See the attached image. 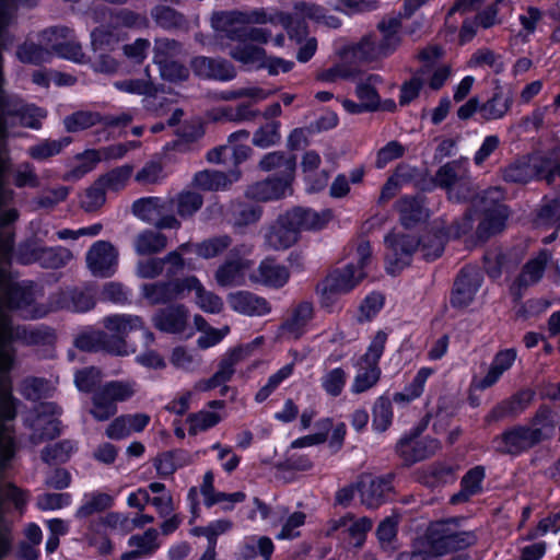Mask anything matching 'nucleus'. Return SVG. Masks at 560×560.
Segmentation results:
<instances>
[{
	"label": "nucleus",
	"mask_w": 560,
	"mask_h": 560,
	"mask_svg": "<svg viewBox=\"0 0 560 560\" xmlns=\"http://www.w3.org/2000/svg\"><path fill=\"white\" fill-rule=\"evenodd\" d=\"M133 381H113L106 383L93 396V406L90 410L94 419L105 421L117 411L116 404L125 401L136 393Z\"/></svg>",
	"instance_id": "10"
},
{
	"label": "nucleus",
	"mask_w": 560,
	"mask_h": 560,
	"mask_svg": "<svg viewBox=\"0 0 560 560\" xmlns=\"http://www.w3.org/2000/svg\"><path fill=\"white\" fill-rule=\"evenodd\" d=\"M185 295L194 293V303L196 306L208 314H219L224 308V302L221 296L208 290L196 277L183 279Z\"/></svg>",
	"instance_id": "23"
},
{
	"label": "nucleus",
	"mask_w": 560,
	"mask_h": 560,
	"mask_svg": "<svg viewBox=\"0 0 560 560\" xmlns=\"http://www.w3.org/2000/svg\"><path fill=\"white\" fill-rule=\"evenodd\" d=\"M264 171H278L281 178L293 180L295 172V159L280 152L266 154L260 163Z\"/></svg>",
	"instance_id": "44"
},
{
	"label": "nucleus",
	"mask_w": 560,
	"mask_h": 560,
	"mask_svg": "<svg viewBox=\"0 0 560 560\" xmlns=\"http://www.w3.org/2000/svg\"><path fill=\"white\" fill-rule=\"evenodd\" d=\"M70 143L69 138L58 140L45 139L28 149V154L35 160H45L58 154Z\"/></svg>",
	"instance_id": "59"
},
{
	"label": "nucleus",
	"mask_w": 560,
	"mask_h": 560,
	"mask_svg": "<svg viewBox=\"0 0 560 560\" xmlns=\"http://www.w3.org/2000/svg\"><path fill=\"white\" fill-rule=\"evenodd\" d=\"M231 308L249 316H261L270 311L268 302L247 291H237L228 295Z\"/></svg>",
	"instance_id": "31"
},
{
	"label": "nucleus",
	"mask_w": 560,
	"mask_h": 560,
	"mask_svg": "<svg viewBox=\"0 0 560 560\" xmlns=\"http://www.w3.org/2000/svg\"><path fill=\"white\" fill-rule=\"evenodd\" d=\"M535 397V392L532 389H522L511 396L508 399H504L500 404L492 409V418H509V417H517L522 412H524L532 404Z\"/></svg>",
	"instance_id": "36"
},
{
	"label": "nucleus",
	"mask_w": 560,
	"mask_h": 560,
	"mask_svg": "<svg viewBox=\"0 0 560 560\" xmlns=\"http://www.w3.org/2000/svg\"><path fill=\"white\" fill-rule=\"evenodd\" d=\"M289 278L290 273L288 268L270 258L264 259L257 270L249 275V279L253 282L270 288L283 287Z\"/></svg>",
	"instance_id": "29"
},
{
	"label": "nucleus",
	"mask_w": 560,
	"mask_h": 560,
	"mask_svg": "<svg viewBox=\"0 0 560 560\" xmlns=\"http://www.w3.org/2000/svg\"><path fill=\"white\" fill-rule=\"evenodd\" d=\"M476 541V534L460 529L455 521L435 522L429 525L422 537L416 539L412 551L400 553L398 560H438Z\"/></svg>",
	"instance_id": "3"
},
{
	"label": "nucleus",
	"mask_w": 560,
	"mask_h": 560,
	"mask_svg": "<svg viewBox=\"0 0 560 560\" xmlns=\"http://www.w3.org/2000/svg\"><path fill=\"white\" fill-rule=\"evenodd\" d=\"M104 160L102 152L96 150H86L77 156V165L65 175V179H79L84 174L92 171L95 165Z\"/></svg>",
	"instance_id": "56"
},
{
	"label": "nucleus",
	"mask_w": 560,
	"mask_h": 560,
	"mask_svg": "<svg viewBox=\"0 0 560 560\" xmlns=\"http://www.w3.org/2000/svg\"><path fill=\"white\" fill-rule=\"evenodd\" d=\"M133 246L138 255H151L165 248L166 237L158 231L145 230L137 235Z\"/></svg>",
	"instance_id": "46"
},
{
	"label": "nucleus",
	"mask_w": 560,
	"mask_h": 560,
	"mask_svg": "<svg viewBox=\"0 0 560 560\" xmlns=\"http://www.w3.org/2000/svg\"><path fill=\"white\" fill-rule=\"evenodd\" d=\"M294 16L296 19H310L315 20L317 22H323L326 26L329 27H338L340 25V21L335 16H326L324 14V10L315 4L307 3H299L295 5Z\"/></svg>",
	"instance_id": "60"
},
{
	"label": "nucleus",
	"mask_w": 560,
	"mask_h": 560,
	"mask_svg": "<svg viewBox=\"0 0 560 560\" xmlns=\"http://www.w3.org/2000/svg\"><path fill=\"white\" fill-rule=\"evenodd\" d=\"M238 179V173L232 172L230 175L217 171L199 172L194 177L196 187L202 190H219L226 188L233 182Z\"/></svg>",
	"instance_id": "45"
},
{
	"label": "nucleus",
	"mask_w": 560,
	"mask_h": 560,
	"mask_svg": "<svg viewBox=\"0 0 560 560\" xmlns=\"http://www.w3.org/2000/svg\"><path fill=\"white\" fill-rule=\"evenodd\" d=\"M292 180L281 177H271L256 183L247 189V196L257 201L279 199L292 194Z\"/></svg>",
	"instance_id": "26"
},
{
	"label": "nucleus",
	"mask_w": 560,
	"mask_h": 560,
	"mask_svg": "<svg viewBox=\"0 0 560 560\" xmlns=\"http://www.w3.org/2000/svg\"><path fill=\"white\" fill-rule=\"evenodd\" d=\"M103 324L107 334L92 328L85 329L75 338V347L85 351L103 349L115 355L127 357L136 352V346L126 340L129 332L142 330L148 345L154 340L153 334L144 328L142 319L136 315L107 316Z\"/></svg>",
	"instance_id": "2"
},
{
	"label": "nucleus",
	"mask_w": 560,
	"mask_h": 560,
	"mask_svg": "<svg viewBox=\"0 0 560 560\" xmlns=\"http://www.w3.org/2000/svg\"><path fill=\"white\" fill-rule=\"evenodd\" d=\"M43 39L50 46L51 52L73 62L85 61L81 45L67 27L50 28L43 32Z\"/></svg>",
	"instance_id": "18"
},
{
	"label": "nucleus",
	"mask_w": 560,
	"mask_h": 560,
	"mask_svg": "<svg viewBox=\"0 0 560 560\" xmlns=\"http://www.w3.org/2000/svg\"><path fill=\"white\" fill-rule=\"evenodd\" d=\"M60 413L61 410L52 402H40L27 416L26 423L33 431L31 440L34 444L54 439L60 433Z\"/></svg>",
	"instance_id": "12"
},
{
	"label": "nucleus",
	"mask_w": 560,
	"mask_h": 560,
	"mask_svg": "<svg viewBox=\"0 0 560 560\" xmlns=\"http://www.w3.org/2000/svg\"><path fill=\"white\" fill-rule=\"evenodd\" d=\"M152 322L154 327L163 332L185 335L186 338L195 335V330L188 328L189 311L182 304L160 310L154 314Z\"/></svg>",
	"instance_id": "19"
},
{
	"label": "nucleus",
	"mask_w": 560,
	"mask_h": 560,
	"mask_svg": "<svg viewBox=\"0 0 560 560\" xmlns=\"http://www.w3.org/2000/svg\"><path fill=\"white\" fill-rule=\"evenodd\" d=\"M273 542L265 536H250L244 540L242 555L245 559L261 557L264 560H270L273 552Z\"/></svg>",
	"instance_id": "49"
},
{
	"label": "nucleus",
	"mask_w": 560,
	"mask_h": 560,
	"mask_svg": "<svg viewBox=\"0 0 560 560\" xmlns=\"http://www.w3.org/2000/svg\"><path fill=\"white\" fill-rule=\"evenodd\" d=\"M179 51L174 40L159 39L155 43L154 61L160 68L161 75L168 81L178 82L187 79L188 71L176 61L171 60Z\"/></svg>",
	"instance_id": "20"
},
{
	"label": "nucleus",
	"mask_w": 560,
	"mask_h": 560,
	"mask_svg": "<svg viewBox=\"0 0 560 560\" xmlns=\"http://www.w3.org/2000/svg\"><path fill=\"white\" fill-rule=\"evenodd\" d=\"M459 166L456 163H448L442 166L436 173V182L440 186L448 189L450 198L459 200L456 188L463 185V178L458 174Z\"/></svg>",
	"instance_id": "55"
},
{
	"label": "nucleus",
	"mask_w": 560,
	"mask_h": 560,
	"mask_svg": "<svg viewBox=\"0 0 560 560\" xmlns=\"http://www.w3.org/2000/svg\"><path fill=\"white\" fill-rule=\"evenodd\" d=\"M194 72L201 78L229 81L235 77L234 68L226 61L197 57L191 61Z\"/></svg>",
	"instance_id": "35"
},
{
	"label": "nucleus",
	"mask_w": 560,
	"mask_h": 560,
	"mask_svg": "<svg viewBox=\"0 0 560 560\" xmlns=\"http://www.w3.org/2000/svg\"><path fill=\"white\" fill-rule=\"evenodd\" d=\"M12 421H0V558L10 545L9 526L3 520L5 504L11 501L16 509L25 504L26 498L18 488L4 480L3 474L15 452Z\"/></svg>",
	"instance_id": "6"
},
{
	"label": "nucleus",
	"mask_w": 560,
	"mask_h": 560,
	"mask_svg": "<svg viewBox=\"0 0 560 560\" xmlns=\"http://www.w3.org/2000/svg\"><path fill=\"white\" fill-rule=\"evenodd\" d=\"M168 202L176 207L179 217L188 218L201 208L202 197L195 191L183 190Z\"/></svg>",
	"instance_id": "54"
},
{
	"label": "nucleus",
	"mask_w": 560,
	"mask_h": 560,
	"mask_svg": "<svg viewBox=\"0 0 560 560\" xmlns=\"http://www.w3.org/2000/svg\"><path fill=\"white\" fill-rule=\"evenodd\" d=\"M319 163L320 158L314 151L306 152L302 160V170L307 183V189L313 192L319 191L326 187L328 180V174L326 172L314 174Z\"/></svg>",
	"instance_id": "42"
},
{
	"label": "nucleus",
	"mask_w": 560,
	"mask_h": 560,
	"mask_svg": "<svg viewBox=\"0 0 560 560\" xmlns=\"http://www.w3.org/2000/svg\"><path fill=\"white\" fill-rule=\"evenodd\" d=\"M168 205V200L145 197L133 202L132 212L140 220L152 223L158 229H178L180 222L174 215L166 214Z\"/></svg>",
	"instance_id": "15"
},
{
	"label": "nucleus",
	"mask_w": 560,
	"mask_h": 560,
	"mask_svg": "<svg viewBox=\"0 0 560 560\" xmlns=\"http://www.w3.org/2000/svg\"><path fill=\"white\" fill-rule=\"evenodd\" d=\"M313 311V304L311 302L305 301L300 303L294 308L292 316L283 325V330L292 337L300 336L302 328L312 319Z\"/></svg>",
	"instance_id": "51"
},
{
	"label": "nucleus",
	"mask_w": 560,
	"mask_h": 560,
	"mask_svg": "<svg viewBox=\"0 0 560 560\" xmlns=\"http://www.w3.org/2000/svg\"><path fill=\"white\" fill-rule=\"evenodd\" d=\"M171 363L179 370L194 371L199 364V357L184 346L175 347L170 355Z\"/></svg>",
	"instance_id": "63"
},
{
	"label": "nucleus",
	"mask_w": 560,
	"mask_h": 560,
	"mask_svg": "<svg viewBox=\"0 0 560 560\" xmlns=\"http://www.w3.org/2000/svg\"><path fill=\"white\" fill-rule=\"evenodd\" d=\"M551 435L547 416L537 413L529 427H515L505 431L498 440V450L505 454L518 455Z\"/></svg>",
	"instance_id": "8"
},
{
	"label": "nucleus",
	"mask_w": 560,
	"mask_h": 560,
	"mask_svg": "<svg viewBox=\"0 0 560 560\" xmlns=\"http://www.w3.org/2000/svg\"><path fill=\"white\" fill-rule=\"evenodd\" d=\"M357 366L358 371L351 385V392L360 394L370 389L378 382L381 369L373 364H361V360H359Z\"/></svg>",
	"instance_id": "47"
},
{
	"label": "nucleus",
	"mask_w": 560,
	"mask_h": 560,
	"mask_svg": "<svg viewBox=\"0 0 560 560\" xmlns=\"http://www.w3.org/2000/svg\"><path fill=\"white\" fill-rule=\"evenodd\" d=\"M234 59L240 62L254 67V68H267L269 73L272 75L279 74L280 72H289L293 68V62L281 58H265V50L254 45H247L245 43L237 46L231 51Z\"/></svg>",
	"instance_id": "16"
},
{
	"label": "nucleus",
	"mask_w": 560,
	"mask_h": 560,
	"mask_svg": "<svg viewBox=\"0 0 560 560\" xmlns=\"http://www.w3.org/2000/svg\"><path fill=\"white\" fill-rule=\"evenodd\" d=\"M380 82L381 78L372 74L357 85L355 94L368 110H375L380 107V97L376 92V85Z\"/></svg>",
	"instance_id": "50"
},
{
	"label": "nucleus",
	"mask_w": 560,
	"mask_h": 560,
	"mask_svg": "<svg viewBox=\"0 0 560 560\" xmlns=\"http://www.w3.org/2000/svg\"><path fill=\"white\" fill-rule=\"evenodd\" d=\"M502 176L509 183H527L537 177L551 185L560 177V163L555 164L550 160L533 155L509 165L503 170Z\"/></svg>",
	"instance_id": "9"
},
{
	"label": "nucleus",
	"mask_w": 560,
	"mask_h": 560,
	"mask_svg": "<svg viewBox=\"0 0 560 560\" xmlns=\"http://www.w3.org/2000/svg\"><path fill=\"white\" fill-rule=\"evenodd\" d=\"M230 245L229 236L211 237L196 245H183L179 252L171 253L167 256V261L174 264L176 268L196 269L190 259L185 256L196 254L201 258L211 259L222 254Z\"/></svg>",
	"instance_id": "14"
},
{
	"label": "nucleus",
	"mask_w": 560,
	"mask_h": 560,
	"mask_svg": "<svg viewBox=\"0 0 560 560\" xmlns=\"http://www.w3.org/2000/svg\"><path fill=\"white\" fill-rule=\"evenodd\" d=\"M434 373L435 370L433 368H420L412 381L408 383L401 392L394 394L393 401L396 404H409L418 399L423 394L427 381Z\"/></svg>",
	"instance_id": "40"
},
{
	"label": "nucleus",
	"mask_w": 560,
	"mask_h": 560,
	"mask_svg": "<svg viewBox=\"0 0 560 560\" xmlns=\"http://www.w3.org/2000/svg\"><path fill=\"white\" fill-rule=\"evenodd\" d=\"M380 36L366 35L357 46V55L364 60H377L393 55L402 42L401 15L384 18L377 24Z\"/></svg>",
	"instance_id": "7"
},
{
	"label": "nucleus",
	"mask_w": 560,
	"mask_h": 560,
	"mask_svg": "<svg viewBox=\"0 0 560 560\" xmlns=\"http://www.w3.org/2000/svg\"><path fill=\"white\" fill-rule=\"evenodd\" d=\"M298 234L301 231L320 230L332 218L330 210L315 211L311 209H294L287 212Z\"/></svg>",
	"instance_id": "34"
},
{
	"label": "nucleus",
	"mask_w": 560,
	"mask_h": 560,
	"mask_svg": "<svg viewBox=\"0 0 560 560\" xmlns=\"http://www.w3.org/2000/svg\"><path fill=\"white\" fill-rule=\"evenodd\" d=\"M52 56L50 46L43 39V33L39 37V44L25 42L16 51V57L21 62L39 65L50 60Z\"/></svg>",
	"instance_id": "43"
},
{
	"label": "nucleus",
	"mask_w": 560,
	"mask_h": 560,
	"mask_svg": "<svg viewBox=\"0 0 560 560\" xmlns=\"http://www.w3.org/2000/svg\"><path fill=\"white\" fill-rule=\"evenodd\" d=\"M143 296L152 304L166 303L185 296L183 280L168 283H153L142 287Z\"/></svg>",
	"instance_id": "38"
},
{
	"label": "nucleus",
	"mask_w": 560,
	"mask_h": 560,
	"mask_svg": "<svg viewBox=\"0 0 560 560\" xmlns=\"http://www.w3.org/2000/svg\"><path fill=\"white\" fill-rule=\"evenodd\" d=\"M387 338V331H376L375 335L372 337L365 353L360 359L361 364H373L374 366H378V362L385 350Z\"/></svg>",
	"instance_id": "62"
},
{
	"label": "nucleus",
	"mask_w": 560,
	"mask_h": 560,
	"mask_svg": "<svg viewBox=\"0 0 560 560\" xmlns=\"http://www.w3.org/2000/svg\"><path fill=\"white\" fill-rule=\"evenodd\" d=\"M212 26L215 31L225 34L231 39H249L255 43H267L273 30L284 28L291 38L300 45L298 60L308 61L317 49V42L313 37L302 39L305 33L304 22L296 18H285L276 10L255 9L249 12H221L212 16Z\"/></svg>",
	"instance_id": "1"
},
{
	"label": "nucleus",
	"mask_w": 560,
	"mask_h": 560,
	"mask_svg": "<svg viewBox=\"0 0 560 560\" xmlns=\"http://www.w3.org/2000/svg\"><path fill=\"white\" fill-rule=\"evenodd\" d=\"M349 261L330 272L319 284L318 291L326 306L334 303L336 296L352 291L366 276L365 267L371 259V247L365 241L352 246L348 254Z\"/></svg>",
	"instance_id": "4"
},
{
	"label": "nucleus",
	"mask_w": 560,
	"mask_h": 560,
	"mask_svg": "<svg viewBox=\"0 0 560 560\" xmlns=\"http://www.w3.org/2000/svg\"><path fill=\"white\" fill-rule=\"evenodd\" d=\"M113 497L104 492L86 493L77 515L84 517L95 512L109 508L113 504Z\"/></svg>",
	"instance_id": "57"
},
{
	"label": "nucleus",
	"mask_w": 560,
	"mask_h": 560,
	"mask_svg": "<svg viewBox=\"0 0 560 560\" xmlns=\"http://www.w3.org/2000/svg\"><path fill=\"white\" fill-rule=\"evenodd\" d=\"M255 510L248 515L250 520H256L257 514L266 521L270 526L282 525L277 538L280 540L293 539L300 535V528L305 524L306 515L302 512H293L287 515V511L282 506L273 509L268 508L260 500H254Z\"/></svg>",
	"instance_id": "11"
},
{
	"label": "nucleus",
	"mask_w": 560,
	"mask_h": 560,
	"mask_svg": "<svg viewBox=\"0 0 560 560\" xmlns=\"http://www.w3.org/2000/svg\"><path fill=\"white\" fill-rule=\"evenodd\" d=\"M552 258L549 249H540L538 254L530 258L522 268L516 278L513 288L517 289L518 294L524 289L537 284L544 277L547 265Z\"/></svg>",
	"instance_id": "24"
},
{
	"label": "nucleus",
	"mask_w": 560,
	"mask_h": 560,
	"mask_svg": "<svg viewBox=\"0 0 560 560\" xmlns=\"http://www.w3.org/2000/svg\"><path fill=\"white\" fill-rule=\"evenodd\" d=\"M241 252L235 249L233 256L218 267L214 279L219 287H240L246 283L252 262L247 259L236 258Z\"/></svg>",
	"instance_id": "21"
},
{
	"label": "nucleus",
	"mask_w": 560,
	"mask_h": 560,
	"mask_svg": "<svg viewBox=\"0 0 560 560\" xmlns=\"http://www.w3.org/2000/svg\"><path fill=\"white\" fill-rule=\"evenodd\" d=\"M392 490L390 479L364 475L358 482V493L361 502L369 508L378 506Z\"/></svg>",
	"instance_id": "25"
},
{
	"label": "nucleus",
	"mask_w": 560,
	"mask_h": 560,
	"mask_svg": "<svg viewBox=\"0 0 560 560\" xmlns=\"http://www.w3.org/2000/svg\"><path fill=\"white\" fill-rule=\"evenodd\" d=\"M298 235L296 230L285 213L279 217L266 234V244L272 249H285L296 242Z\"/></svg>",
	"instance_id": "33"
},
{
	"label": "nucleus",
	"mask_w": 560,
	"mask_h": 560,
	"mask_svg": "<svg viewBox=\"0 0 560 560\" xmlns=\"http://www.w3.org/2000/svg\"><path fill=\"white\" fill-rule=\"evenodd\" d=\"M94 306L90 295L77 289L61 291L52 302L51 310L66 308L72 312H86Z\"/></svg>",
	"instance_id": "41"
},
{
	"label": "nucleus",
	"mask_w": 560,
	"mask_h": 560,
	"mask_svg": "<svg viewBox=\"0 0 560 560\" xmlns=\"http://www.w3.org/2000/svg\"><path fill=\"white\" fill-rule=\"evenodd\" d=\"M386 269L396 273L409 264L410 256L420 245V250L425 259H435L441 256L444 249V235L442 232L427 235L419 243L413 237L394 232L386 236Z\"/></svg>",
	"instance_id": "5"
},
{
	"label": "nucleus",
	"mask_w": 560,
	"mask_h": 560,
	"mask_svg": "<svg viewBox=\"0 0 560 560\" xmlns=\"http://www.w3.org/2000/svg\"><path fill=\"white\" fill-rule=\"evenodd\" d=\"M75 448L74 442L68 440L61 441L47 446L43 451L42 458L48 464L65 463L74 453Z\"/></svg>",
	"instance_id": "61"
},
{
	"label": "nucleus",
	"mask_w": 560,
	"mask_h": 560,
	"mask_svg": "<svg viewBox=\"0 0 560 560\" xmlns=\"http://www.w3.org/2000/svg\"><path fill=\"white\" fill-rule=\"evenodd\" d=\"M371 527L372 522L366 517L342 516L330 522L329 533L341 530L348 535L349 544L359 547L364 542L366 533Z\"/></svg>",
	"instance_id": "32"
},
{
	"label": "nucleus",
	"mask_w": 560,
	"mask_h": 560,
	"mask_svg": "<svg viewBox=\"0 0 560 560\" xmlns=\"http://www.w3.org/2000/svg\"><path fill=\"white\" fill-rule=\"evenodd\" d=\"M85 260L93 276L110 277L117 269L118 252L109 242L97 241L88 250Z\"/></svg>",
	"instance_id": "17"
},
{
	"label": "nucleus",
	"mask_w": 560,
	"mask_h": 560,
	"mask_svg": "<svg viewBox=\"0 0 560 560\" xmlns=\"http://www.w3.org/2000/svg\"><path fill=\"white\" fill-rule=\"evenodd\" d=\"M485 478V469L475 467L470 469L462 480V490L452 497L453 503L468 500L469 497L478 493L481 489V482Z\"/></svg>",
	"instance_id": "48"
},
{
	"label": "nucleus",
	"mask_w": 560,
	"mask_h": 560,
	"mask_svg": "<svg viewBox=\"0 0 560 560\" xmlns=\"http://www.w3.org/2000/svg\"><path fill=\"white\" fill-rule=\"evenodd\" d=\"M401 224L406 228L428 217V211L417 198H402L398 203Z\"/></svg>",
	"instance_id": "53"
},
{
	"label": "nucleus",
	"mask_w": 560,
	"mask_h": 560,
	"mask_svg": "<svg viewBox=\"0 0 560 560\" xmlns=\"http://www.w3.org/2000/svg\"><path fill=\"white\" fill-rule=\"evenodd\" d=\"M150 500L149 503L154 506L161 516L171 515L174 511L173 498L170 491L161 482H151L149 485Z\"/></svg>",
	"instance_id": "52"
},
{
	"label": "nucleus",
	"mask_w": 560,
	"mask_h": 560,
	"mask_svg": "<svg viewBox=\"0 0 560 560\" xmlns=\"http://www.w3.org/2000/svg\"><path fill=\"white\" fill-rule=\"evenodd\" d=\"M100 526L105 534H126L133 529V521L120 513H109L101 518Z\"/></svg>",
	"instance_id": "64"
},
{
	"label": "nucleus",
	"mask_w": 560,
	"mask_h": 560,
	"mask_svg": "<svg viewBox=\"0 0 560 560\" xmlns=\"http://www.w3.org/2000/svg\"><path fill=\"white\" fill-rule=\"evenodd\" d=\"M513 102V91L508 85L495 83L492 86V118H501L510 109Z\"/></svg>",
	"instance_id": "58"
},
{
	"label": "nucleus",
	"mask_w": 560,
	"mask_h": 560,
	"mask_svg": "<svg viewBox=\"0 0 560 560\" xmlns=\"http://www.w3.org/2000/svg\"><path fill=\"white\" fill-rule=\"evenodd\" d=\"M72 258V253L65 247H43L32 243L23 244L18 254V260L21 264L37 262L44 268L51 269L65 267Z\"/></svg>",
	"instance_id": "13"
},
{
	"label": "nucleus",
	"mask_w": 560,
	"mask_h": 560,
	"mask_svg": "<svg viewBox=\"0 0 560 560\" xmlns=\"http://www.w3.org/2000/svg\"><path fill=\"white\" fill-rule=\"evenodd\" d=\"M224 408L223 400H212L208 404V408L189 415L187 418L189 433L195 435L217 425L224 418Z\"/></svg>",
	"instance_id": "27"
},
{
	"label": "nucleus",
	"mask_w": 560,
	"mask_h": 560,
	"mask_svg": "<svg viewBox=\"0 0 560 560\" xmlns=\"http://www.w3.org/2000/svg\"><path fill=\"white\" fill-rule=\"evenodd\" d=\"M194 330L200 334L197 339V347L201 350H207L219 345L230 334V327L228 325L221 328H214L200 314L194 316Z\"/></svg>",
	"instance_id": "39"
},
{
	"label": "nucleus",
	"mask_w": 560,
	"mask_h": 560,
	"mask_svg": "<svg viewBox=\"0 0 560 560\" xmlns=\"http://www.w3.org/2000/svg\"><path fill=\"white\" fill-rule=\"evenodd\" d=\"M439 448L434 439L404 438L398 444V452L407 463L423 460L433 455Z\"/></svg>",
	"instance_id": "30"
},
{
	"label": "nucleus",
	"mask_w": 560,
	"mask_h": 560,
	"mask_svg": "<svg viewBox=\"0 0 560 560\" xmlns=\"http://www.w3.org/2000/svg\"><path fill=\"white\" fill-rule=\"evenodd\" d=\"M249 133L241 130L230 136L228 144L214 149L208 153L210 162L221 163L225 162L228 158H233L235 163H241L246 160L250 153V148L246 144H238L237 141H247Z\"/></svg>",
	"instance_id": "28"
},
{
	"label": "nucleus",
	"mask_w": 560,
	"mask_h": 560,
	"mask_svg": "<svg viewBox=\"0 0 560 560\" xmlns=\"http://www.w3.org/2000/svg\"><path fill=\"white\" fill-rule=\"evenodd\" d=\"M130 551L120 556V560H139L152 555L158 548V533L154 529L147 530L141 535H133L128 540Z\"/></svg>",
	"instance_id": "37"
},
{
	"label": "nucleus",
	"mask_w": 560,
	"mask_h": 560,
	"mask_svg": "<svg viewBox=\"0 0 560 560\" xmlns=\"http://www.w3.org/2000/svg\"><path fill=\"white\" fill-rule=\"evenodd\" d=\"M482 282V275L476 268H466L458 276L453 290L451 302L453 306H468Z\"/></svg>",
	"instance_id": "22"
}]
</instances>
